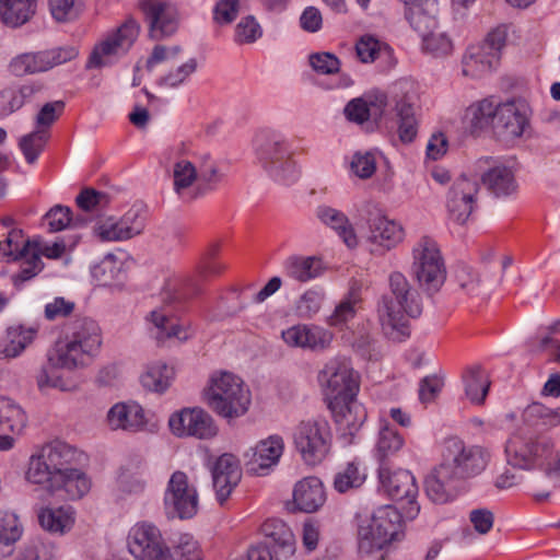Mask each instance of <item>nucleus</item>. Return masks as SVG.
I'll return each instance as SVG.
<instances>
[{
  "label": "nucleus",
  "mask_w": 560,
  "mask_h": 560,
  "mask_svg": "<svg viewBox=\"0 0 560 560\" xmlns=\"http://www.w3.org/2000/svg\"><path fill=\"white\" fill-rule=\"evenodd\" d=\"M102 331L90 317H78L67 323L54 347L49 350V361L67 370L91 364L100 352Z\"/></svg>",
  "instance_id": "nucleus-1"
},
{
  "label": "nucleus",
  "mask_w": 560,
  "mask_h": 560,
  "mask_svg": "<svg viewBox=\"0 0 560 560\" xmlns=\"http://www.w3.org/2000/svg\"><path fill=\"white\" fill-rule=\"evenodd\" d=\"M256 156L267 174L278 184L292 185L300 177L293 153L278 132L262 130L255 138Z\"/></svg>",
  "instance_id": "nucleus-2"
},
{
  "label": "nucleus",
  "mask_w": 560,
  "mask_h": 560,
  "mask_svg": "<svg viewBox=\"0 0 560 560\" xmlns=\"http://www.w3.org/2000/svg\"><path fill=\"white\" fill-rule=\"evenodd\" d=\"M389 294L382 296L377 312L383 326H404L405 315L418 317L422 313V300L406 276L394 271L388 277Z\"/></svg>",
  "instance_id": "nucleus-3"
},
{
  "label": "nucleus",
  "mask_w": 560,
  "mask_h": 560,
  "mask_svg": "<svg viewBox=\"0 0 560 560\" xmlns=\"http://www.w3.org/2000/svg\"><path fill=\"white\" fill-rule=\"evenodd\" d=\"M208 407L218 416L231 421L244 416L250 406V392L244 382L232 373L213 376L205 389Z\"/></svg>",
  "instance_id": "nucleus-4"
},
{
  "label": "nucleus",
  "mask_w": 560,
  "mask_h": 560,
  "mask_svg": "<svg viewBox=\"0 0 560 560\" xmlns=\"http://www.w3.org/2000/svg\"><path fill=\"white\" fill-rule=\"evenodd\" d=\"M402 518H405L404 511L399 512L392 504H385L374 510L371 517L359 526L360 553L370 555L382 550L392 541L400 540L404 536Z\"/></svg>",
  "instance_id": "nucleus-5"
},
{
  "label": "nucleus",
  "mask_w": 560,
  "mask_h": 560,
  "mask_svg": "<svg viewBox=\"0 0 560 560\" xmlns=\"http://www.w3.org/2000/svg\"><path fill=\"white\" fill-rule=\"evenodd\" d=\"M77 457L74 447L62 441H52L31 457L26 478L32 483L44 486L73 468Z\"/></svg>",
  "instance_id": "nucleus-6"
},
{
  "label": "nucleus",
  "mask_w": 560,
  "mask_h": 560,
  "mask_svg": "<svg viewBox=\"0 0 560 560\" xmlns=\"http://www.w3.org/2000/svg\"><path fill=\"white\" fill-rule=\"evenodd\" d=\"M411 273L428 294L438 292L446 279V267L438 243L422 236L412 248Z\"/></svg>",
  "instance_id": "nucleus-7"
},
{
  "label": "nucleus",
  "mask_w": 560,
  "mask_h": 560,
  "mask_svg": "<svg viewBox=\"0 0 560 560\" xmlns=\"http://www.w3.org/2000/svg\"><path fill=\"white\" fill-rule=\"evenodd\" d=\"M377 479L378 492L394 501L405 502V518L415 520L420 512L417 501L419 489L415 476L407 469L387 466L377 468Z\"/></svg>",
  "instance_id": "nucleus-8"
},
{
  "label": "nucleus",
  "mask_w": 560,
  "mask_h": 560,
  "mask_svg": "<svg viewBox=\"0 0 560 560\" xmlns=\"http://www.w3.org/2000/svg\"><path fill=\"white\" fill-rule=\"evenodd\" d=\"M490 460V453L479 445H466L458 439L447 442L444 465L453 470L456 480L472 478L480 475Z\"/></svg>",
  "instance_id": "nucleus-9"
},
{
  "label": "nucleus",
  "mask_w": 560,
  "mask_h": 560,
  "mask_svg": "<svg viewBox=\"0 0 560 560\" xmlns=\"http://www.w3.org/2000/svg\"><path fill=\"white\" fill-rule=\"evenodd\" d=\"M326 382L327 405L335 400H345L358 396L360 392L361 377L352 368L350 360L336 358L330 360L320 371Z\"/></svg>",
  "instance_id": "nucleus-10"
},
{
  "label": "nucleus",
  "mask_w": 560,
  "mask_h": 560,
  "mask_svg": "<svg viewBox=\"0 0 560 560\" xmlns=\"http://www.w3.org/2000/svg\"><path fill=\"white\" fill-rule=\"evenodd\" d=\"M139 32L140 25L136 20H126L113 34L94 47L86 67L101 68L112 65L131 48Z\"/></svg>",
  "instance_id": "nucleus-11"
},
{
  "label": "nucleus",
  "mask_w": 560,
  "mask_h": 560,
  "mask_svg": "<svg viewBox=\"0 0 560 560\" xmlns=\"http://www.w3.org/2000/svg\"><path fill=\"white\" fill-rule=\"evenodd\" d=\"M198 503L197 490L189 483L187 475L180 470L173 472L164 493L166 515L170 518H191L197 514Z\"/></svg>",
  "instance_id": "nucleus-12"
},
{
  "label": "nucleus",
  "mask_w": 560,
  "mask_h": 560,
  "mask_svg": "<svg viewBox=\"0 0 560 560\" xmlns=\"http://www.w3.org/2000/svg\"><path fill=\"white\" fill-rule=\"evenodd\" d=\"M78 56L74 46L57 47L37 52H25L10 62V70L18 77L45 72L54 67L66 63Z\"/></svg>",
  "instance_id": "nucleus-13"
},
{
  "label": "nucleus",
  "mask_w": 560,
  "mask_h": 560,
  "mask_svg": "<svg viewBox=\"0 0 560 560\" xmlns=\"http://www.w3.org/2000/svg\"><path fill=\"white\" fill-rule=\"evenodd\" d=\"M530 108L523 100L500 102L493 131L508 140L520 139L530 128Z\"/></svg>",
  "instance_id": "nucleus-14"
},
{
  "label": "nucleus",
  "mask_w": 560,
  "mask_h": 560,
  "mask_svg": "<svg viewBox=\"0 0 560 560\" xmlns=\"http://www.w3.org/2000/svg\"><path fill=\"white\" fill-rule=\"evenodd\" d=\"M171 431L179 438L194 436L209 440L218 434V427L213 418L199 407L184 408L170 417Z\"/></svg>",
  "instance_id": "nucleus-15"
},
{
  "label": "nucleus",
  "mask_w": 560,
  "mask_h": 560,
  "mask_svg": "<svg viewBox=\"0 0 560 560\" xmlns=\"http://www.w3.org/2000/svg\"><path fill=\"white\" fill-rule=\"evenodd\" d=\"M145 226L141 209L131 208L121 218L108 217L97 222L93 232L102 242H124L140 235Z\"/></svg>",
  "instance_id": "nucleus-16"
},
{
  "label": "nucleus",
  "mask_w": 560,
  "mask_h": 560,
  "mask_svg": "<svg viewBox=\"0 0 560 560\" xmlns=\"http://www.w3.org/2000/svg\"><path fill=\"white\" fill-rule=\"evenodd\" d=\"M127 546L129 552L137 560H161L166 547L160 529L147 522L131 527Z\"/></svg>",
  "instance_id": "nucleus-17"
},
{
  "label": "nucleus",
  "mask_w": 560,
  "mask_h": 560,
  "mask_svg": "<svg viewBox=\"0 0 560 560\" xmlns=\"http://www.w3.org/2000/svg\"><path fill=\"white\" fill-rule=\"evenodd\" d=\"M149 25V36L162 40L172 36L178 28L177 9L163 0H142L139 3Z\"/></svg>",
  "instance_id": "nucleus-18"
},
{
  "label": "nucleus",
  "mask_w": 560,
  "mask_h": 560,
  "mask_svg": "<svg viewBox=\"0 0 560 560\" xmlns=\"http://www.w3.org/2000/svg\"><path fill=\"white\" fill-rule=\"evenodd\" d=\"M479 191L477 179L465 175L457 177L447 192L446 207L451 218L457 223H465L474 211Z\"/></svg>",
  "instance_id": "nucleus-19"
},
{
  "label": "nucleus",
  "mask_w": 560,
  "mask_h": 560,
  "mask_svg": "<svg viewBox=\"0 0 560 560\" xmlns=\"http://www.w3.org/2000/svg\"><path fill=\"white\" fill-rule=\"evenodd\" d=\"M211 474L217 500L223 505L241 481L240 462L234 455L225 453L215 460Z\"/></svg>",
  "instance_id": "nucleus-20"
},
{
  "label": "nucleus",
  "mask_w": 560,
  "mask_h": 560,
  "mask_svg": "<svg viewBox=\"0 0 560 560\" xmlns=\"http://www.w3.org/2000/svg\"><path fill=\"white\" fill-rule=\"evenodd\" d=\"M405 445V439L387 419H380L378 433L373 456L378 467L393 466V459Z\"/></svg>",
  "instance_id": "nucleus-21"
},
{
  "label": "nucleus",
  "mask_w": 560,
  "mask_h": 560,
  "mask_svg": "<svg viewBox=\"0 0 560 560\" xmlns=\"http://www.w3.org/2000/svg\"><path fill=\"white\" fill-rule=\"evenodd\" d=\"M26 415L12 399L0 397V451L13 447L12 434L20 433L26 425Z\"/></svg>",
  "instance_id": "nucleus-22"
},
{
  "label": "nucleus",
  "mask_w": 560,
  "mask_h": 560,
  "mask_svg": "<svg viewBox=\"0 0 560 560\" xmlns=\"http://www.w3.org/2000/svg\"><path fill=\"white\" fill-rule=\"evenodd\" d=\"M284 443L281 436L271 435L257 443L252 450V458L247 462V470L256 475H265L276 466L283 453Z\"/></svg>",
  "instance_id": "nucleus-23"
},
{
  "label": "nucleus",
  "mask_w": 560,
  "mask_h": 560,
  "mask_svg": "<svg viewBox=\"0 0 560 560\" xmlns=\"http://www.w3.org/2000/svg\"><path fill=\"white\" fill-rule=\"evenodd\" d=\"M43 487L50 493H57L61 499L78 500L89 492L91 482L83 471L71 468Z\"/></svg>",
  "instance_id": "nucleus-24"
},
{
  "label": "nucleus",
  "mask_w": 560,
  "mask_h": 560,
  "mask_svg": "<svg viewBox=\"0 0 560 560\" xmlns=\"http://www.w3.org/2000/svg\"><path fill=\"white\" fill-rule=\"evenodd\" d=\"M370 235L369 241L380 250L384 253L396 247L405 236L402 226L396 221L389 220L384 215H378L369 222Z\"/></svg>",
  "instance_id": "nucleus-25"
},
{
  "label": "nucleus",
  "mask_w": 560,
  "mask_h": 560,
  "mask_svg": "<svg viewBox=\"0 0 560 560\" xmlns=\"http://www.w3.org/2000/svg\"><path fill=\"white\" fill-rule=\"evenodd\" d=\"M266 541L279 557L288 558L295 552L296 540L292 529L279 518H269L261 526Z\"/></svg>",
  "instance_id": "nucleus-26"
},
{
  "label": "nucleus",
  "mask_w": 560,
  "mask_h": 560,
  "mask_svg": "<svg viewBox=\"0 0 560 560\" xmlns=\"http://www.w3.org/2000/svg\"><path fill=\"white\" fill-rule=\"evenodd\" d=\"M357 397L330 401L327 405L335 422L350 432L359 430L368 418L364 406Z\"/></svg>",
  "instance_id": "nucleus-27"
},
{
  "label": "nucleus",
  "mask_w": 560,
  "mask_h": 560,
  "mask_svg": "<svg viewBox=\"0 0 560 560\" xmlns=\"http://www.w3.org/2000/svg\"><path fill=\"white\" fill-rule=\"evenodd\" d=\"M453 470L441 463L425 479L428 498L435 503H446L455 497L458 480L452 475Z\"/></svg>",
  "instance_id": "nucleus-28"
},
{
  "label": "nucleus",
  "mask_w": 560,
  "mask_h": 560,
  "mask_svg": "<svg viewBox=\"0 0 560 560\" xmlns=\"http://www.w3.org/2000/svg\"><path fill=\"white\" fill-rule=\"evenodd\" d=\"M436 0H420L406 4V19L422 38L436 27Z\"/></svg>",
  "instance_id": "nucleus-29"
},
{
  "label": "nucleus",
  "mask_w": 560,
  "mask_h": 560,
  "mask_svg": "<svg viewBox=\"0 0 560 560\" xmlns=\"http://www.w3.org/2000/svg\"><path fill=\"white\" fill-rule=\"evenodd\" d=\"M149 320L156 330L154 337L158 342L170 339H177L183 342L192 336L190 327L176 323L171 312L165 308L153 310L149 315Z\"/></svg>",
  "instance_id": "nucleus-30"
},
{
  "label": "nucleus",
  "mask_w": 560,
  "mask_h": 560,
  "mask_svg": "<svg viewBox=\"0 0 560 560\" xmlns=\"http://www.w3.org/2000/svg\"><path fill=\"white\" fill-rule=\"evenodd\" d=\"M499 107L500 101L494 96L482 98L468 106L465 118L471 132L475 133L489 127L494 130Z\"/></svg>",
  "instance_id": "nucleus-31"
},
{
  "label": "nucleus",
  "mask_w": 560,
  "mask_h": 560,
  "mask_svg": "<svg viewBox=\"0 0 560 560\" xmlns=\"http://www.w3.org/2000/svg\"><path fill=\"white\" fill-rule=\"evenodd\" d=\"M107 423L113 430L138 431L145 423L143 409L136 402H118L108 410Z\"/></svg>",
  "instance_id": "nucleus-32"
},
{
  "label": "nucleus",
  "mask_w": 560,
  "mask_h": 560,
  "mask_svg": "<svg viewBox=\"0 0 560 560\" xmlns=\"http://www.w3.org/2000/svg\"><path fill=\"white\" fill-rule=\"evenodd\" d=\"M173 188L174 191L182 198L194 200L197 197L203 195L207 190L201 184L198 185L194 194L190 192V188L195 183L198 182L197 167L188 160L180 159L173 165Z\"/></svg>",
  "instance_id": "nucleus-33"
},
{
  "label": "nucleus",
  "mask_w": 560,
  "mask_h": 560,
  "mask_svg": "<svg viewBox=\"0 0 560 560\" xmlns=\"http://www.w3.org/2000/svg\"><path fill=\"white\" fill-rule=\"evenodd\" d=\"M498 57L478 44L470 45L463 57V74L470 78H481L497 68Z\"/></svg>",
  "instance_id": "nucleus-34"
},
{
  "label": "nucleus",
  "mask_w": 560,
  "mask_h": 560,
  "mask_svg": "<svg viewBox=\"0 0 560 560\" xmlns=\"http://www.w3.org/2000/svg\"><path fill=\"white\" fill-rule=\"evenodd\" d=\"M387 96L381 93L375 96V101H365L363 98H354L350 101L346 108L345 114L350 121L363 124L364 121L373 118L377 120L386 107Z\"/></svg>",
  "instance_id": "nucleus-35"
},
{
  "label": "nucleus",
  "mask_w": 560,
  "mask_h": 560,
  "mask_svg": "<svg viewBox=\"0 0 560 560\" xmlns=\"http://www.w3.org/2000/svg\"><path fill=\"white\" fill-rule=\"evenodd\" d=\"M355 51L358 58L364 63L382 60L389 67L394 65L393 48L372 35L360 37L355 44Z\"/></svg>",
  "instance_id": "nucleus-36"
},
{
  "label": "nucleus",
  "mask_w": 560,
  "mask_h": 560,
  "mask_svg": "<svg viewBox=\"0 0 560 560\" xmlns=\"http://www.w3.org/2000/svg\"><path fill=\"white\" fill-rule=\"evenodd\" d=\"M482 183L497 197H506L514 194L517 189V183L513 171L504 165H498L486 172Z\"/></svg>",
  "instance_id": "nucleus-37"
},
{
  "label": "nucleus",
  "mask_w": 560,
  "mask_h": 560,
  "mask_svg": "<svg viewBox=\"0 0 560 560\" xmlns=\"http://www.w3.org/2000/svg\"><path fill=\"white\" fill-rule=\"evenodd\" d=\"M36 0H0V19L9 26L26 23L35 13Z\"/></svg>",
  "instance_id": "nucleus-38"
},
{
  "label": "nucleus",
  "mask_w": 560,
  "mask_h": 560,
  "mask_svg": "<svg viewBox=\"0 0 560 560\" xmlns=\"http://www.w3.org/2000/svg\"><path fill=\"white\" fill-rule=\"evenodd\" d=\"M532 436L512 435L505 445L509 465L521 469H533Z\"/></svg>",
  "instance_id": "nucleus-39"
},
{
  "label": "nucleus",
  "mask_w": 560,
  "mask_h": 560,
  "mask_svg": "<svg viewBox=\"0 0 560 560\" xmlns=\"http://www.w3.org/2000/svg\"><path fill=\"white\" fill-rule=\"evenodd\" d=\"M317 217H319L326 225L335 230L349 248H353L358 245V237L345 213L337 209L325 207L319 208Z\"/></svg>",
  "instance_id": "nucleus-40"
},
{
  "label": "nucleus",
  "mask_w": 560,
  "mask_h": 560,
  "mask_svg": "<svg viewBox=\"0 0 560 560\" xmlns=\"http://www.w3.org/2000/svg\"><path fill=\"white\" fill-rule=\"evenodd\" d=\"M38 521L40 526L51 533L63 535L69 532L73 524V511L71 508H46L43 509L38 514Z\"/></svg>",
  "instance_id": "nucleus-41"
},
{
  "label": "nucleus",
  "mask_w": 560,
  "mask_h": 560,
  "mask_svg": "<svg viewBox=\"0 0 560 560\" xmlns=\"http://www.w3.org/2000/svg\"><path fill=\"white\" fill-rule=\"evenodd\" d=\"M39 91L40 86L34 83L24 84L19 88H8L0 91V115H10L20 109Z\"/></svg>",
  "instance_id": "nucleus-42"
},
{
  "label": "nucleus",
  "mask_w": 560,
  "mask_h": 560,
  "mask_svg": "<svg viewBox=\"0 0 560 560\" xmlns=\"http://www.w3.org/2000/svg\"><path fill=\"white\" fill-rule=\"evenodd\" d=\"M465 395L471 404L482 405L490 388L488 375L480 366L466 370L463 375Z\"/></svg>",
  "instance_id": "nucleus-43"
},
{
  "label": "nucleus",
  "mask_w": 560,
  "mask_h": 560,
  "mask_svg": "<svg viewBox=\"0 0 560 560\" xmlns=\"http://www.w3.org/2000/svg\"><path fill=\"white\" fill-rule=\"evenodd\" d=\"M285 509L290 513L315 512V483L313 477H305L295 483L292 501L285 502Z\"/></svg>",
  "instance_id": "nucleus-44"
},
{
  "label": "nucleus",
  "mask_w": 560,
  "mask_h": 560,
  "mask_svg": "<svg viewBox=\"0 0 560 560\" xmlns=\"http://www.w3.org/2000/svg\"><path fill=\"white\" fill-rule=\"evenodd\" d=\"M161 560H202L199 542L190 534H180L166 546Z\"/></svg>",
  "instance_id": "nucleus-45"
},
{
  "label": "nucleus",
  "mask_w": 560,
  "mask_h": 560,
  "mask_svg": "<svg viewBox=\"0 0 560 560\" xmlns=\"http://www.w3.org/2000/svg\"><path fill=\"white\" fill-rule=\"evenodd\" d=\"M366 479V468L359 458L347 463L346 467L338 471L334 478V488L339 493H346L351 489L360 488Z\"/></svg>",
  "instance_id": "nucleus-46"
},
{
  "label": "nucleus",
  "mask_w": 560,
  "mask_h": 560,
  "mask_svg": "<svg viewBox=\"0 0 560 560\" xmlns=\"http://www.w3.org/2000/svg\"><path fill=\"white\" fill-rule=\"evenodd\" d=\"M396 113L398 117V136L401 142H412L418 133V119L412 102L406 96L396 104Z\"/></svg>",
  "instance_id": "nucleus-47"
},
{
  "label": "nucleus",
  "mask_w": 560,
  "mask_h": 560,
  "mask_svg": "<svg viewBox=\"0 0 560 560\" xmlns=\"http://www.w3.org/2000/svg\"><path fill=\"white\" fill-rule=\"evenodd\" d=\"M32 250V241L24 240L20 229H11L5 240L0 242V260L11 261L26 258Z\"/></svg>",
  "instance_id": "nucleus-48"
},
{
  "label": "nucleus",
  "mask_w": 560,
  "mask_h": 560,
  "mask_svg": "<svg viewBox=\"0 0 560 560\" xmlns=\"http://www.w3.org/2000/svg\"><path fill=\"white\" fill-rule=\"evenodd\" d=\"M145 464L141 459L131 460L121 468L119 488L126 493H139L145 488Z\"/></svg>",
  "instance_id": "nucleus-49"
},
{
  "label": "nucleus",
  "mask_w": 560,
  "mask_h": 560,
  "mask_svg": "<svg viewBox=\"0 0 560 560\" xmlns=\"http://www.w3.org/2000/svg\"><path fill=\"white\" fill-rule=\"evenodd\" d=\"M37 334L33 327L12 326L7 330V342L2 349L5 358H15L20 355L25 348L31 345Z\"/></svg>",
  "instance_id": "nucleus-50"
},
{
  "label": "nucleus",
  "mask_w": 560,
  "mask_h": 560,
  "mask_svg": "<svg viewBox=\"0 0 560 560\" xmlns=\"http://www.w3.org/2000/svg\"><path fill=\"white\" fill-rule=\"evenodd\" d=\"M174 369L165 363L158 362L148 368L141 376V384L149 390L163 393L174 378Z\"/></svg>",
  "instance_id": "nucleus-51"
},
{
  "label": "nucleus",
  "mask_w": 560,
  "mask_h": 560,
  "mask_svg": "<svg viewBox=\"0 0 560 560\" xmlns=\"http://www.w3.org/2000/svg\"><path fill=\"white\" fill-rule=\"evenodd\" d=\"M287 276L299 284L315 278V256H290L284 262Z\"/></svg>",
  "instance_id": "nucleus-52"
},
{
  "label": "nucleus",
  "mask_w": 560,
  "mask_h": 560,
  "mask_svg": "<svg viewBox=\"0 0 560 560\" xmlns=\"http://www.w3.org/2000/svg\"><path fill=\"white\" fill-rule=\"evenodd\" d=\"M315 422L302 421L294 432V445L304 462L308 465L315 463Z\"/></svg>",
  "instance_id": "nucleus-53"
},
{
  "label": "nucleus",
  "mask_w": 560,
  "mask_h": 560,
  "mask_svg": "<svg viewBox=\"0 0 560 560\" xmlns=\"http://www.w3.org/2000/svg\"><path fill=\"white\" fill-rule=\"evenodd\" d=\"M533 468L541 469L548 476V467L553 462L555 442L546 435L532 436Z\"/></svg>",
  "instance_id": "nucleus-54"
},
{
  "label": "nucleus",
  "mask_w": 560,
  "mask_h": 560,
  "mask_svg": "<svg viewBox=\"0 0 560 560\" xmlns=\"http://www.w3.org/2000/svg\"><path fill=\"white\" fill-rule=\"evenodd\" d=\"M360 302V294L351 289L346 298L335 307L334 313L327 318L329 326L342 327L352 319L357 312V305Z\"/></svg>",
  "instance_id": "nucleus-55"
},
{
  "label": "nucleus",
  "mask_w": 560,
  "mask_h": 560,
  "mask_svg": "<svg viewBox=\"0 0 560 560\" xmlns=\"http://www.w3.org/2000/svg\"><path fill=\"white\" fill-rule=\"evenodd\" d=\"M49 137L50 133L37 129L21 137L19 147L28 164H34L37 161Z\"/></svg>",
  "instance_id": "nucleus-56"
},
{
  "label": "nucleus",
  "mask_w": 560,
  "mask_h": 560,
  "mask_svg": "<svg viewBox=\"0 0 560 560\" xmlns=\"http://www.w3.org/2000/svg\"><path fill=\"white\" fill-rule=\"evenodd\" d=\"M50 232H59L67 226H83L86 220L82 217L72 218L68 207L55 206L45 215Z\"/></svg>",
  "instance_id": "nucleus-57"
},
{
  "label": "nucleus",
  "mask_w": 560,
  "mask_h": 560,
  "mask_svg": "<svg viewBox=\"0 0 560 560\" xmlns=\"http://www.w3.org/2000/svg\"><path fill=\"white\" fill-rule=\"evenodd\" d=\"M281 336L289 347L308 350H313L315 348V332L308 325H294L287 330H283Z\"/></svg>",
  "instance_id": "nucleus-58"
},
{
  "label": "nucleus",
  "mask_w": 560,
  "mask_h": 560,
  "mask_svg": "<svg viewBox=\"0 0 560 560\" xmlns=\"http://www.w3.org/2000/svg\"><path fill=\"white\" fill-rule=\"evenodd\" d=\"M23 527L13 512L0 511V546L11 547L22 536Z\"/></svg>",
  "instance_id": "nucleus-59"
},
{
  "label": "nucleus",
  "mask_w": 560,
  "mask_h": 560,
  "mask_svg": "<svg viewBox=\"0 0 560 560\" xmlns=\"http://www.w3.org/2000/svg\"><path fill=\"white\" fill-rule=\"evenodd\" d=\"M57 369H63L61 365L51 364L49 361V352L47 353V362L43 365L36 376L37 386L40 390L51 387L60 390H69L70 387L63 378L58 375Z\"/></svg>",
  "instance_id": "nucleus-60"
},
{
  "label": "nucleus",
  "mask_w": 560,
  "mask_h": 560,
  "mask_svg": "<svg viewBox=\"0 0 560 560\" xmlns=\"http://www.w3.org/2000/svg\"><path fill=\"white\" fill-rule=\"evenodd\" d=\"M65 110L63 101H55L46 103L35 117V126L37 130L49 133L50 127L59 119Z\"/></svg>",
  "instance_id": "nucleus-61"
},
{
  "label": "nucleus",
  "mask_w": 560,
  "mask_h": 560,
  "mask_svg": "<svg viewBox=\"0 0 560 560\" xmlns=\"http://www.w3.org/2000/svg\"><path fill=\"white\" fill-rule=\"evenodd\" d=\"M83 8V0H49V10L58 22L74 20Z\"/></svg>",
  "instance_id": "nucleus-62"
},
{
  "label": "nucleus",
  "mask_w": 560,
  "mask_h": 560,
  "mask_svg": "<svg viewBox=\"0 0 560 560\" xmlns=\"http://www.w3.org/2000/svg\"><path fill=\"white\" fill-rule=\"evenodd\" d=\"M197 60L195 58H190L183 65L178 66L176 69L171 70L166 74L162 75L158 83L162 86L177 88L197 70Z\"/></svg>",
  "instance_id": "nucleus-63"
},
{
  "label": "nucleus",
  "mask_w": 560,
  "mask_h": 560,
  "mask_svg": "<svg viewBox=\"0 0 560 560\" xmlns=\"http://www.w3.org/2000/svg\"><path fill=\"white\" fill-rule=\"evenodd\" d=\"M422 48L434 57L447 56L452 49V40L445 33L434 31L422 38Z\"/></svg>",
  "instance_id": "nucleus-64"
}]
</instances>
